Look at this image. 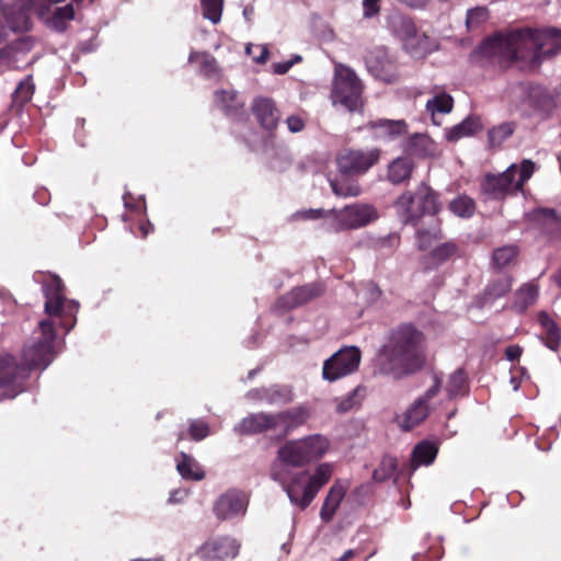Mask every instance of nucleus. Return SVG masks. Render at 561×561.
<instances>
[{
	"label": "nucleus",
	"mask_w": 561,
	"mask_h": 561,
	"mask_svg": "<svg viewBox=\"0 0 561 561\" xmlns=\"http://www.w3.org/2000/svg\"><path fill=\"white\" fill-rule=\"evenodd\" d=\"M41 276L43 279L38 282L43 284L44 309L48 318L38 322V327L22 350V364L27 371L32 368L45 369L54 360L58 353L55 319H58V324L69 332L79 307L76 300L66 298L65 286L59 276L54 274Z\"/></svg>",
	"instance_id": "1"
},
{
	"label": "nucleus",
	"mask_w": 561,
	"mask_h": 561,
	"mask_svg": "<svg viewBox=\"0 0 561 561\" xmlns=\"http://www.w3.org/2000/svg\"><path fill=\"white\" fill-rule=\"evenodd\" d=\"M561 50V30H516L497 34L485 41L481 54L500 66L513 61H526L538 65L543 58L551 57Z\"/></svg>",
	"instance_id": "2"
},
{
	"label": "nucleus",
	"mask_w": 561,
	"mask_h": 561,
	"mask_svg": "<svg viewBox=\"0 0 561 561\" xmlns=\"http://www.w3.org/2000/svg\"><path fill=\"white\" fill-rule=\"evenodd\" d=\"M426 362L424 335L411 324L392 331L375 358V373L401 378L421 369Z\"/></svg>",
	"instance_id": "3"
},
{
	"label": "nucleus",
	"mask_w": 561,
	"mask_h": 561,
	"mask_svg": "<svg viewBox=\"0 0 561 561\" xmlns=\"http://www.w3.org/2000/svg\"><path fill=\"white\" fill-rule=\"evenodd\" d=\"M332 474L333 465L329 462H322L312 470L271 471V478L282 486L290 503L301 510L311 504Z\"/></svg>",
	"instance_id": "4"
},
{
	"label": "nucleus",
	"mask_w": 561,
	"mask_h": 561,
	"mask_svg": "<svg viewBox=\"0 0 561 561\" xmlns=\"http://www.w3.org/2000/svg\"><path fill=\"white\" fill-rule=\"evenodd\" d=\"M535 172V163L524 160L519 165L513 163L500 174H488L482 182V192L493 199H502L523 190L524 184Z\"/></svg>",
	"instance_id": "5"
},
{
	"label": "nucleus",
	"mask_w": 561,
	"mask_h": 561,
	"mask_svg": "<svg viewBox=\"0 0 561 561\" xmlns=\"http://www.w3.org/2000/svg\"><path fill=\"white\" fill-rule=\"evenodd\" d=\"M379 218L375 206L364 203H353L341 209H330L322 228L328 232L356 230L370 225Z\"/></svg>",
	"instance_id": "6"
},
{
	"label": "nucleus",
	"mask_w": 561,
	"mask_h": 561,
	"mask_svg": "<svg viewBox=\"0 0 561 561\" xmlns=\"http://www.w3.org/2000/svg\"><path fill=\"white\" fill-rule=\"evenodd\" d=\"M363 85L355 71L346 66H337L334 72L331 99L333 105L340 104L350 112L363 106Z\"/></svg>",
	"instance_id": "7"
},
{
	"label": "nucleus",
	"mask_w": 561,
	"mask_h": 561,
	"mask_svg": "<svg viewBox=\"0 0 561 561\" xmlns=\"http://www.w3.org/2000/svg\"><path fill=\"white\" fill-rule=\"evenodd\" d=\"M360 352L355 346L343 347L323 364L322 376L328 381H335L357 370Z\"/></svg>",
	"instance_id": "8"
},
{
	"label": "nucleus",
	"mask_w": 561,
	"mask_h": 561,
	"mask_svg": "<svg viewBox=\"0 0 561 561\" xmlns=\"http://www.w3.org/2000/svg\"><path fill=\"white\" fill-rule=\"evenodd\" d=\"M380 158V150L348 149L342 151L336 158V164L342 175H359L366 173Z\"/></svg>",
	"instance_id": "9"
},
{
	"label": "nucleus",
	"mask_w": 561,
	"mask_h": 561,
	"mask_svg": "<svg viewBox=\"0 0 561 561\" xmlns=\"http://www.w3.org/2000/svg\"><path fill=\"white\" fill-rule=\"evenodd\" d=\"M27 369L19 365L15 357L9 354L0 356V394L2 398H14L21 391V382L27 377Z\"/></svg>",
	"instance_id": "10"
},
{
	"label": "nucleus",
	"mask_w": 561,
	"mask_h": 561,
	"mask_svg": "<svg viewBox=\"0 0 561 561\" xmlns=\"http://www.w3.org/2000/svg\"><path fill=\"white\" fill-rule=\"evenodd\" d=\"M440 383V378L435 375L433 386L424 393V396L414 401L399 421V425L402 430L410 431L426 419L430 411L427 401L438 393Z\"/></svg>",
	"instance_id": "11"
},
{
	"label": "nucleus",
	"mask_w": 561,
	"mask_h": 561,
	"mask_svg": "<svg viewBox=\"0 0 561 561\" xmlns=\"http://www.w3.org/2000/svg\"><path fill=\"white\" fill-rule=\"evenodd\" d=\"M240 543L231 537H217L206 541L197 551L205 561H222L239 553Z\"/></svg>",
	"instance_id": "12"
},
{
	"label": "nucleus",
	"mask_w": 561,
	"mask_h": 561,
	"mask_svg": "<svg viewBox=\"0 0 561 561\" xmlns=\"http://www.w3.org/2000/svg\"><path fill=\"white\" fill-rule=\"evenodd\" d=\"M308 465V461L304 455V449L299 439H293L282 445L278 450L275 460L272 463L271 471H291V468H300Z\"/></svg>",
	"instance_id": "13"
},
{
	"label": "nucleus",
	"mask_w": 561,
	"mask_h": 561,
	"mask_svg": "<svg viewBox=\"0 0 561 561\" xmlns=\"http://www.w3.org/2000/svg\"><path fill=\"white\" fill-rule=\"evenodd\" d=\"M248 497L243 492L230 490L218 497L214 504V512L219 519H230L244 515Z\"/></svg>",
	"instance_id": "14"
},
{
	"label": "nucleus",
	"mask_w": 561,
	"mask_h": 561,
	"mask_svg": "<svg viewBox=\"0 0 561 561\" xmlns=\"http://www.w3.org/2000/svg\"><path fill=\"white\" fill-rule=\"evenodd\" d=\"M309 412L302 407L294 408L284 412L273 414L275 422V433L279 436H286L295 428L306 423Z\"/></svg>",
	"instance_id": "15"
},
{
	"label": "nucleus",
	"mask_w": 561,
	"mask_h": 561,
	"mask_svg": "<svg viewBox=\"0 0 561 561\" xmlns=\"http://www.w3.org/2000/svg\"><path fill=\"white\" fill-rule=\"evenodd\" d=\"M251 108L263 128L271 130L277 126L280 114L272 99L257 96L253 100Z\"/></svg>",
	"instance_id": "16"
},
{
	"label": "nucleus",
	"mask_w": 561,
	"mask_h": 561,
	"mask_svg": "<svg viewBox=\"0 0 561 561\" xmlns=\"http://www.w3.org/2000/svg\"><path fill=\"white\" fill-rule=\"evenodd\" d=\"M214 102L220 111L230 117H238L244 112L245 101L233 89L215 91Z\"/></svg>",
	"instance_id": "17"
},
{
	"label": "nucleus",
	"mask_w": 561,
	"mask_h": 561,
	"mask_svg": "<svg viewBox=\"0 0 561 561\" xmlns=\"http://www.w3.org/2000/svg\"><path fill=\"white\" fill-rule=\"evenodd\" d=\"M394 209L402 224H416L421 218L417 192L415 194L411 192L401 194L394 202Z\"/></svg>",
	"instance_id": "18"
},
{
	"label": "nucleus",
	"mask_w": 561,
	"mask_h": 561,
	"mask_svg": "<svg viewBox=\"0 0 561 561\" xmlns=\"http://www.w3.org/2000/svg\"><path fill=\"white\" fill-rule=\"evenodd\" d=\"M350 488L348 481L336 480L331 485L322 507L320 510V517L324 522H330L336 513L342 500L344 499Z\"/></svg>",
	"instance_id": "19"
},
{
	"label": "nucleus",
	"mask_w": 561,
	"mask_h": 561,
	"mask_svg": "<svg viewBox=\"0 0 561 561\" xmlns=\"http://www.w3.org/2000/svg\"><path fill=\"white\" fill-rule=\"evenodd\" d=\"M234 431L239 434H256L265 431L275 432L273 413L261 412L250 414L234 426Z\"/></svg>",
	"instance_id": "20"
},
{
	"label": "nucleus",
	"mask_w": 561,
	"mask_h": 561,
	"mask_svg": "<svg viewBox=\"0 0 561 561\" xmlns=\"http://www.w3.org/2000/svg\"><path fill=\"white\" fill-rule=\"evenodd\" d=\"M33 46L34 38L32 36H20L16 41L0 49V64L8 67H15L20 55L30 53Z\"/></svg>",
	"instance_id": "21"
},
{
	"label": "nucleus",
	"mask_w": 561,
	"mask_h": 561,
	"mask_svg": "<svg viewBox=\"0 0 561 561\" xmlns=\"http://www.w3.org/2000/svg\"><path fill=\"white\" fill-rule=\"evenodd\" d=\"M367 128L375 138L390 140L407 133V123L403 119H377L369 122Z\"/></svg>",
	"instance_id": "22"
},
{
	"label": "nucleus",
	"mask_w": 561,
	"mask_h": 561,
	"mask_svg": "<svg viewBox=\"0 0 561 561\" xmlns=\"http://www.w3.org/2000/svg\"><path fill=\"white\" fill-rule=\"evenodd\" d=\"M308 463L321 459L330 447L329 439L320 434H313L299 439Z\"/></svg>",
	"instance_id": "23"
},
{
	"label": "nucleus",
	"mask_w": 561,
	"mask_h": 561,
	"mask_svg": "<svg viewBox=\"0 0 561 561\" xmlns=\"http://www.w3.org/2000/svg\"><path fill=\"white\" fill-rule=\"evenodd\" d=\"M530 219L545 233L554 234L561 230V214L553 209H537L531 213Z\"/></svg>",
	"instance_id": "24"
},
{
	"label": "nucleus",
	"mask_w": 561,
	"mask_h": 561,
	"mask_svg": "<svg viewBox=\"0 0 561 561\" xmlns=\"http://www.w3.org/2000/svg\"><path fill=\"white\" fill-rule=\"evenodd\" d=\"M254 394H261V402L267 404H285L291 401L293 393L288 387L272 386L270 388H261L250 390L247 394L248 398H253Z\"/></svg>",
	"instance_id": "25"
},
{
	"label": "nucleus",
	"mask_w": 561,
	"mask_h": 561,
	"mask_svg": "<svg viewBox=\"0 0 561 561\" xmlns=\"http://www.w3.org/2000/svg\"><path fill=\"white\" fill-rule=\"evenodd\" d=\"M539 297V286L534 283L523 284L515 293L513 308L522 313L533 306Z\"/></svg>",
	"instance_id": "26"
},
{
	"label": "nucleus",
	"mask_w": 561,
	"mask_h": 561,
	"mask_svg": "<svg viewBox=\"0 0 561 561\" xmlns=\"http://www.w3.org/2000/svg\"><path fill=\"white\" fill-rule=\"evenodd\" d=\"M322 289L316 285H307L293 289L288 295L282 298L284 307L291 309L306 304L313 297H317Z\"/></svg>",
	"instance_id": "27"
},
{
	"label": "nucleus",
	"mask_w": 561,
	"mask_h": 561,
	"mask_svg": "<svg viewBox=\"0 0 561 561\" xmlns=\"http://www.w3.org/2000/svg\"><path fill=\"white\" fill-rule=\"evenodd\" d=\"M199 64L198 72L208 79H219L220 68L214 56L205 51H192L188 56V62Z\"/></svg>",
	"instance_id": "28"
},
{
	"label": "nucleus",
	"mask_w": 561,
	"mask_h": 561,
	"mask_svg": "<svg viewBox=\"0 0 561 561\" xmlns=\"http://www.w3.org/2000/svg\"><path fill=\"white\" fill-rule=\"evenodd\" d=\"M482 128V123L479 116H469L461 123L446 130V138L449 141H457L460 138L474 135Z\"/></svg>",
	"instance_id": "29"
},
{
	"label": "nucleus",
	"mask_w": 561,
	"mask_h": 561,
	"mask_svg": "<svg viewBox=\"0 0 561 561\" xmlns=\"http://www.w3.org/2000/svg\"><path fill=\"white\" fill-rule=\"evenodd\" d=\"M368 70L378 79L392 83L397 80L396 73L392 71L393 65L388 59L379 60L377 56L370 54L366 57Z\"/></svg>",
	"instance_id": "30"
},
{
	"label": "nucleus",
	"mask_w": 561,
	"mask_h": 561,
	"mask_svg": "<svg viewBox=\"0 0 561 561\" xmlns=\"http://www.w3.org/2000/svg\"><path fill=\"white\" fill-rule=\"evenodd\" d=\"M437 455V446L434 443L421 442L417 444L411 458V469L416 470L420 466L431 465Z\"/></svg>",
	"instance_id": "31"
},
{
	"label": "nucleus",
	"mask_w": 561,
	"mask_h": 561,
	"mask_svg": "<svg viewBox=\"0 0 561 561\" xmlns=\"http://www.w3.org/2000/svg\"><path fill=\"white\" fill-rule=\"evenodd\" d=\"M412 170V160L408 157H400L388 165L387 176L392 184H400L411 176Z\"/></svg>",
	"instance_id": "32"
},
{
	"label": "nucleus",
	"mask_w": 561,
	"mask_h": 561,
	"mask_svg": "<svg viewBox=\"0 0 561 561\" xmlns=\"http://www.w3.org/2000/svg\"><path fill=\"white\" fill-rule=\"evenodd\" d=\"M519 250L517 245H504L497 248L492 254V264L496 270H503L513 266L517 262Z\"/></svg>",
	"instance_id": "33"
},
{
	"label": "nucleus",
	"mask_w": 561,
	"mask_h": 561,
	"mask_svg": "<svg viewBox=\"0 0 561 561\" xmlns=\"http://www.w3.org/2000/svg\"><path fill=\"white\" fill-rule=\"evenodd\" d=\"M419 204L421 208V217L425 214H437L442 205L438 202L437 194L428 186L421 185L417 188Z\"/></svg>",
	"instance_id": "34"
},
{
	"label": "nucleus",
	"mask_w": 561,
	"mask_h": 561,
	"mask_svg": "<svg viewBox=\"0 0 561 561\" xmlns=\"http://www.w3.org/2000/svg\"><path fill=\"white\" fill-rule=\"evenodd\" d=\"M176 469L183 479L199 481L205 477V472L198 462L184 453L181 454V460L178 461Z\"/></svg>",
	"instance_id": "35"
},
{
	"label": "nucleus",
	"mask_w": 561,
	"mask_h": 561,
	"mask_svg": "<svg viewBox=\"0 0 561 561\" xmlns=\"http://www.w3.org/2000/svg\"><path fill=\"white\" fill-rule=\"evenodd\" d=\"M5 21L13 32H25L31 28L30 8L22 5L16 11L5 13Z\"/></svg>",
	"instance_id": "36"
},
{
	"label": "nucleus",
	"mask_w": 561,
	"mask_h": 561,
	"mask_svg": "<svg viewBox=\"0 0 561 561\" xmlns=\"http://www.w3.org/2000/svg\"><path fill=\"white\" fill-rule=\"evenodd\" d=\"M75 19V11L71 4L57 8L53 15L47 20L49 27L57 32H64L70 21Z\"/></svg>",
	"instance_id": "37"
},
{
	"label": "nucleus",
	"mask_w": 561,
	"mask_h": 561,
	"mask_svg": "<svg viewBox=\"0 0 561 561\" xmlns=\"http://www.w3.org/2000/svg\"><path fill=\"white\" fill-rule=\"evenodd\" d=\"M454 100L445 93H438L426 102V111L432 115L433 121L437 114H447L453 110Z\"/></svg>",
	"instance_id": "38"
},
{
	"label": "nucleus",
	"mask_w": 561,
	"mask_h": 561,
	"mask_svg": "<svg viewBox=\"0 0 561 561\" xmlns=\"http://www.w3.org/2000/svg\"><path fill=\"white\" fill-rule=\"evenodd\" d=\"M512 288V277L502 275L499 278L492 280L484 291V298L486 301H493L506 295Z\"/></svg>",
	"instance_id": "39"
},
{
	"label": "nucleus",
	"mask_w": 561,
	"mask_h": 561,
	"mask_svg": "<svg viewBox=\"0 0 561 561\" xmlns=\"http://www.w3.org/2000/svg\"><path fill=\"white\" fill-rule=\"evenodd\" d=\"M330 186L336 196L344 198L358 196L362 192L357 182L347 179H331Z\"/></svg>",
	"instance_id": "40"
},
{
	"label": "nucleus",
	"mask_w": 561,
	"mask_h": 561,
	"mask_svg": "<svg viewBox=\"0 0 561 561\" xmlns=\"http://www.w3.org/2000/svg\"><path fill=\"white\" fill-rule=\"evenodd\" d=\"M449 209L458 217L469 218L476 210V204L469 196L459 195L450 202Z\"/></svg>",
	"instance_id": "41"
},
{
	"label": "nucleus",
	"mask_w": 561,
	"mask_h": 561,
	"mask_svg": "<svg viewBox=\"0 0 561 561\" xmlns=\"http://www.w3.org/2000/svg\"><path fill=\"white\" fill-rule=\"evenodd\" d=\"M365 397V388L357 387L347 396L336 399V411L345 413L358 407Z\"/></svg>",
	"instance_id": "42"
},
{
	"label": "nucleus",
	"mask_w": 561,
	"mask_h": 561,
	"mask_svg": "<svg viewBox=\"0 0 561 561\" xmlns=\"http://www.w3.org/2000/svg\"><path fill=\"white\" fill-rule=\"evenodd\" d=\"M490 16L486 7H476L467 11L466 26L469 31L480 27Z\"/></svg>",
	"instance_id": "43"
},
{
	"label": "nucleus",
	"mask_w": 561,
	"mask_h": 561,
	"mask_svg": "<svg viewBox=\"0 0 561 561\" xmlns=\"http://www.w3.org/2000/svg\"><path fill=\"white\" fill-rule=\"evenodd\" d=\"M513 133L514 126L511 123H503L492 128L488 135L490 146H501Z\"/></svg>",
	"instance_id": "44"
},
{
	"label": "nucleus",
	"mask_w": 561,
	"mask_h": 561,
	"mask_svg": "<svg viewBox=\"0 0 561 561\" xmlns=\"http://www.w3.org/2000/svg\"><path fill=\"white\" fill-rule=\"evenodd\" d=\"M397 466L396 458L390 456L383 457L379 466L373 472L374 480L381 482L391 478L397 470Z\"/></svg>",
	"instance_id": "45"
},
{
	"label": "nucleus",
	"mask_w": 561,
	"mask_h": 561,
	"mask_svg": "<svg viewBox=\"0 0 561 561\" xmlns=\"http://www.w3.org/2000/svg\"><path fill=\"white\" fill-rule=\"evenodd\" d=\"M224 0H201L203 15L214 24L218 23L221 18Z\"/></svg>",
	"instance_id": "46"
},
{
	"label": "nucleus",
	"mask_w": 561,
	"mask_h": 561,
	"mask_svg": "<svg viewBox=\"0 0 561 561\" xmlns=\"http://www.w3.org/2000/svg\"><path fill=\"white\" fill-rule=\"evenodd\" d=\"M416 236L420 250L430 249L434 242L443 238L439 226L434 227L432 230H419Z\"/></svg>",
	"instance_id": "47"
},
{
	"label": "nucleus",
	"mask_w": 561,
	"mask_h": 561,
	"mask_svg": "<svg viewBox=\"0 0 561 561\" xmlns=\"http://www.w3.org/2000/svg\"><path fill=\"white\" fill-rule=\"evenodd\" d=\"M458 247L455 242L448 241L437 245L431 253L432 259L438 263H443L456 255Z\"/></svg>",
	"instance_id": "48"
},
{
	"label": "nucleus",
	"mask_w": 561,
	"mask_h": 561,
	"mask_svg": "<svg viewBox=\"0 0 561 561\" xmlns=\"http://www.w3.org/2000/svg\"><path fill=\"white\" fill-rule=\"evenodd\" d=\"M466 376L461 369L454 371L448 379L446 385V391L449 398H454L459 394L465 388Z\"/></svg>",
	"instance_id": "49"
},
{
	"label": "nucleus",
	"mask_w": 561,
	"mask_h": 561,
	"mask_svg": "<svg viewBox=\"0 0 561 561\" xmlns=\"http://www.w3.org/2000/svg\"><path fill=\"white\" fill-rule=\"evenodd\" d=\"M190 437L194 440H202L209 435V426L207 423L193 420L188 427Z\"/></svg>",
	"instance_id": "50"
},
{
	"label": "nucleus",
	"mask_w": 561,
	"mask_h": 561,
	"mask_svg": "<svg viewBox=\"0 0 561 561\" xmlns=\"http://www.w3.org/2000/svg\"><path fill=\"white\" fill-rule=\"evenodd\" d=\"M545 332H546V337H545L546 346L552 351H557L559 348L560 342H561V332H560L558 324L556 323L553 325V328H551V329L550 328L546 329Z\"/></svg>",
	"instance_id": "51"
},
{
	"label": "nucleus",
	"mask_w": 561,
	"mask_h": 561,
	"mask_svg": "<svg viewBox=\"0 0 561 561\" xmlns=\"http://www.w3.org/2000/svg\"><path fill=\"white\" fill-rule=\"evenodd\" d=\"M329 210H324L322 208L318 209H307L300 210L293 215L294 219H304V220H317L322 218L323 222L327 220V214Z\"/></svg>",
	"instance_id": "52"
},
{
	"label": "nucleus",
	"mask_w": 561,
	"mask_h": 561,
	"mask_svg": "<svg viewBox=\"0 0 561 561\" xmlns=\"http://www.w3.org/2000/svg\"><path fill=\"white\" fill-rule=\"evenodd\" d=\"M380 0H363V15L366 19H370L379 13Z\"/></svg>",
	"instance_id": "53"
},
{
	"label": "nucleus",
	"mask_w": 561,
	"mask_h": 561,
	"mask_svg": "<svg viewBox=\"0 0 561 561\" xmlns=\"http://www.w3.org/2000/svg\"><path fill=\"white\" fill-rule=\"evenodd\" d=\"M259 50V55L253 56V60L257 64H264L268 59V49L266 46L257 45L254 46ZM253 46L247 47V53L252 54Z\"/></svg>",
	"instance_id": "54"
},
{
	"label": "nucleus",
	"mask_w": 561,
	"mask_h": 561,
	"mask_svg": "<svg viewBox=\"0 0 561 561\" xmlns=\"http://www.w3.org/2000/svg\"><path fill=\"white\" fill-rule=\"evenodd\" d=\"M15 94L22 99V101H27L33 94V85L28 81H23L15 89Z\"/></svg>",
	"instance_id": "55"
},
{
	"label": "nucleus",
	"mask_w": 561,
	"mask_h": 561,
	"mask_svg": "<svg viewBox=\"0 0 561 561\" xmlns=\"http://www.w3.org/2000/svg\"><path fill=\"white\" fill-rule=\"evenodd\" d=\"M286 124L288 129L291 133H298L301 131L305 127L304 119L298 115H291L286 119Z\"/></svg>",
	"instance_id": "56"
},
{
	"label": "nucleus",
	"mask_w": 561,
	"mask_h": 561,
	"mask_svg": "<svg viewBox=\"0 0 561 561\" xmlns=\"http://www.w3.org/2000/svg\"><path fill=\"white\" fill-rule=\"evenodd\" d=\"M537 320L543 330L548 328L551 329L556 324V321L546 311H540L537 316Z\"/></svg>",
	"instance_id": "57"
},
{
	"label": "nucleus",
	"mask_w": 561,
	"mask_h": 561,
	"mask_svg": "<svg viewBox=\"0 0 561 561\" xmlns=\"http://www.w3.org/2000/svg\"><path fill=\"white\" fill-rule=\"evenodd\" d=\"M295 65V60H287L284 62H275L273 65V72L276 75L286 73L293 66Z\"/></svg>",
	"instance_id": "58"
},
{
	"label": "nucleus",
	"mask_w": 561,
	"mask_h": 561,
	"mask_svg": "<svg viewBox=\"0 0 561 561\" xmlns=\"http://www.w3.org/2000/svg\"><path fill=\"white\" fill-rule=\"evenodd\" d=\"M187 496V492L185 490H173L170 492L168 502L170 504H176L184 501V499Z\"/></svg>",
	"instance_id": "59"
},
{
	"label": "nucleus",
	"mask_w": 561,
	"mask_h": 561,
	"mask_svg": "<svg viewBox=\"0 0 561 561\" xmlns=\"http://www.w3.org/2000/svg\"><path fill=\"white\" fill-rule=\"evenodd\" d=\"M522 347L518 345H511L505 351V356L508 360L514 362L518 359L522 355Z\"/></svg>",
	"instance_id": "60"
},
{
	"label": "nucleus",
	"mask_w": 561,
	"mask_h": 561,
	"mask_svg": "<svg viewBox=\"0 0 561 561\" xmlns=\"http://www.w3.org/2000/svg\"><path fill=\"white\" fill-rule=\"evenodd\" d=\"M34 198L36 199V202L41 205H46L48 204L49 199H50V195L49 193L47 192V190L45 188H39L35 192L34 194Z\"/></svg>",
	"instance_id": "61"
},
{
	"label": "nucleus",
	"mask_w": 561,
	"mask_h": 561,
	"mask_svg": "<svg viewBox=\"0 0 561 561\" xmlns=\"http://www.w3.org/2000/svg\"><path fill=\"white\" fill-rule=\"evenodd\" d=\"M415 142H419V144H422L424 147H432V140L427 137V136H424V135H420V136H416L414 138Z\"/></svg>",
	"instance_id": "62"
},
{
	"label": "nucleus",
	"mask_w": 561,
	"mask_h": 561,
	"mask_svg": "<svg viewBox=\"0 0 561 561\" xmlns=\"http://www.w3.org/2000/svg\"><path fill=\"white\" fill-rule=\"evenodd\" d=\"M552 280L561 288V267L552 275Z\"/></svg>",
	"instance_id": "63"
},
{
	"label": "nucleus",
	"mask_w": 561,
	"mask_h": 561,
	"mask_svg": "<svg viewBox=\"0 0 561 561\" xmlns=\"http://www.w3.org/2000/svg\"><path fill=\"white\" fill-rule=\"evenodd\" d=\"M355 554V551L350 549V550H346L343 556L337 560V561H347L350 560L351 558H353Z\"/></svg>",
	"instance_id": "64"
}]
</instances>
